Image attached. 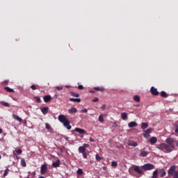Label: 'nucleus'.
<instances>
[{
  "instance_id": "30",
  "label": "nucleus",
  "mask_w": 178,
  "mask_h": 178,
  "mask_svg": "<svg viewBox=\"0 0 178 178\" xmlns=\"http://www.w3.org/2000/svg\"><path fill=\"white\" fill-rule=\"evenodd\" d=\"M99 122H100V123H104V115H100L99 116Z\"/></svg>"
},
{
  "instance_id": "1",
  "label": "nucleus",
  "mask_w": 178,
  "mask_h": 178,
  "mask_svg": "<svg viewBox=\"0 0 178 178\" xmlns=\"http://www.w3.org/2000/svg\"><path fill=\"white\" fill-rule=\"evenodd\" d=\"M166 143H160L157 145L158 149H161L165 153L172 152L174 151L175 146V139L172 138H168L165 140Z\"/></svg>"
},
{
  "instance_id": "25",
  "label": "nucleus",
  "mask_w": 178,
  "mask_h": 178,
  "mask_svg": "<svg viewBox=\"0 0 178 178\" xmlns=\"http://www.w3.org/2000/svg\"><path fill=\"white\" fill-rule=\"evenodd\" d=\"M4 90H6L7 92H15V90L9 87H5Z\"/></svg>"
},
{
  "instance_id": "20",
  "label": "nucleus",
  "mask_w": 178,
  "mask_h": 178,
  "mask_svg": "<svg viewBox=\"0 0 178 178\" xmlns=\"http://www.w3.org/2000/svg\"><path fill=\"white\" fill-rule=\"evenodd\" d=\"M93 89L95 90L96 91H101L102 92H104V91H105L104 87H95Z\"/></svg>"
},
{
  "instance_id": "16",
  "label": "nucleus",
  "mask_w": 178,
  "mask_h": 178,
  "mask_svg": "<svg viewBox=\"0 0 178 178\" xmlns=\"http://www.w3.org/2000/svg\"><path fill=\"white\" fill-rule=\"evenodd\" d=\"M160 172V177H165L166 176V171L165 169H161L159 170Z\"/></svg>"
},
{
  "instance_id": "27",
  "label": "nucleus",
  "mask_w": 178,
  "mask_h": 178,
  "mask_svg": "<svg viewBox=\"0 0 178 178\" xmlns=\"http://www.w3.org/2000/svg\"><path fill=\"white\" fill-rule=\"evenodd\" d=\"M121 118H122V119H123V120H127V113H121Z\"/></svg>"
},
{
  "instance_id": "24",
  "label": "nucleus",
  "mask_w": 178,
  "mask_h": 178,
  "mask_svg": "<svg viewBox=\"0 0 178 178\" xmlns=\"http://www.w3.org/2000/svg\"><path fill=\"white\" fill-rule=\"evenodd\" d=\"M70 101H71V102H81V99L76 98H70Z\"/></svg>"
},
{
  "instance_id": "50",
  "label": "nucleus",
  "mask_w": 178,
  "mask_h": 178,
  "mask_svg": "<svg viewBox=\"0 0 178 178\" xmlns=\"http://www.w3.org/2000/svg\"><path fill=\"white\" fill-rule=\"evenodd\" d=\"M3 130L2 129H0V134H2Z\"/></svg>"
},
{
  "instance_id": "4",
  "label": "nucleus",
  "mask_w": 178,
  "mask_h": 178,
  "mask_svg": "<svg viewBox=\"0 0 178 178\" xmlns=\"http://www.w3.org/2000/svg\"><path fill=\"white\" fill-rule=\"evenodd\" d=\"M168 175L173 176V178H178V171L176 170V165H171L168 170Z\"/></svg>"
},
{
  "instance_id": "29",
  "label": "nucleus",
  "mask_w": 178,
  "mask_h": 178,
  "mask_svg": "<svg viewBox=\"0 0 178 178\" xmlns=\"http://www.w3.org/2000/svg\"><path fill=\"white\" fill-rule=\"evenodd\" d=\"M1 105H3V106H6V108H9V106H10L9 103L5 102H1Z\"/></svg>"
},
{
  "instance_id": "47",
  "label": "nucleus",
  "mask_w": 178,
  "mask_h": 178,
  "mask_svg": "<svg viewBox=\"0 0 178 178\" xmlns=\"http://www.w3.org/2000/svg\"><path fill=\"white\" fill-rule=\"evenodd\" d=\"M89 141H90V143H94V141H95V140L94 138H89Z\"/></svg>"
},
{
  "instance_id": "36",
  "label": "nucleus",
  "mask_w": 178,
  "mask_h": 178,
  "mask_svg": "<svg viewBox=\"0 0 178 178\" xmlns=\"http://www.w3.org/2000/svg\"><path fill=\"white\" fill-rule=\"evenodd\" d=\"M111 166H113V168H116L118 166V162L112 161L111 162Z\"/></svg>"
},
{
  "instance_id": "37",
  "label": "nucleus",
  "mask_w": 178,
  "mask_h": 178,
  "mask_svg": "<svg viewBox=\"0 0 178 178\" xmlns=\"http://www.w3.org/2000/svg\"><path fill=\"white\" fill-rule=\"evenodd\" d=\"M143 136L145 137V138H149V134H147V132H144Z\"/></svg>"
},
{
  "instance_id": "34",
  "label": "nucleus",
  "mask_w": 178,
  "mask_h": 178,
  "mask_svg": "<svg viewBox=\"0 0 178 178\" xmlns=\"http://www.w3.org/2000/svg\"><path fill=\"white\" fill-rule=\"evenodd\" d=\"M35 99L36 102H38V104H41L42 101L39 97H35Z\"/></svg>"
},
{
  "instance_id": "19",
  "label": "nucleus",
  "mask_w": 178,
  "mask_h": 178,
  "mask_svg": "<svg viewBox=\"0 0 178 178\" xmlns=\"http://www.w3.org/2000/svg\"><path fill=\"white\" fill-rule=\"evenodd\" d=\"M13 118L18 122H22V120H23L22 118H20V117H19V115H17L16 114H13Z\"/></svg>"
},
{
  "instance_id": "5",
  "label": "nucleus",
  "mask_w": 178,
  "mask_h": 178,
  "mask_svg": "<svg viewBox=\"0 0 178 178\" xmlns=\"http://www.w3.org/2000/svg\"><path fill=\"white\" fill-rule=\"evenodd\" d=\"M47 170H48V167H47V164H42L40 167V174L45 175Z\"/></svg>"
},
{
  "instance_id": "41",
  "label": "nucleus",
  "mask_w": 178,
  "mask_h": 178,
  "mask_svg": "<svg viewBox=\"0 0 178 178\" xmlns=\"http://www.w3.org/2000/svg\"><path fill=\"white\" fill-rule=\"evenodd\" d=\"M99 101V99L98 97H95L92 100V102H98Z\"/></svg>"
},
{
  "instance_id": "17",
  "label": "nucleus",
  "mask_w": 178,
  "mask_h": 178,
  "mask_svg": "<svg viewBox=\"0 0 178 178\" xmlns=\"http://www.w3.org/2000/svg\"><path fill=\"white\" fill-rule=\"evenodd\" d=\"M69 113H77V108L72 107L68 110Z\"/></svg>"
},
{
  "instance_id": "32",
  "label": "nucleus",
  "mask_w": 178,
  "mask_h": 178,
  "mask_svg": "<svg viewBox=\"0 0 178 178\" xmlns=\"http://www.w3.org/2000/svg\"><path fill=\"white\" fill-rule=\"evenodd\" d=\"M71 95H72V97H80V95H79L78 93H76L74 92H71Z\"/></svg>"
},
{
  "instance_id": "40",
  "label": "nucleus",
  "mask_w": 178,
  "mask_h": 178,
  "mask_svg": "<svg viewBox=\"0 0 178 178\" xmlns=\"http://www.w3.org/2000/svg\"><path fill=\"white\" fill-rule=\"evenodd\" d=\"M83 154V157L84 158V159H87V156H88V154H87V152H83L82 153Z\"/></svg>"
},
{
  "instance_id": "38",
  "label": "nucleus",
  "mask_w": 178,
  "mask_h": 178,
  "mask_svg": "<svg viewBox=\"0 0 178 178\" xmlns=\"http://www.w3.org/2000/svg\"><path fill=\"white\" fill-rule=\"evenodd\" d=\"M56 90H58V91H61V90H63V87L62 86H56Z\"/></svg>"
},
{
  "instance_id": "3",
  "label": "nucleus",
  "mask_w": 178,
  "mask_h": 178,
  "mask_svg": "<svg viewBox=\"0 0 178 178\" xmlns=\"http://www.w3.org/2000/svg\"><path fill=\"white\" fill-rule=\"evenodd\" d=\"M58 120L60 123H63L64 127H65L67 130L72 129V125H70V121L68 120V119L66 118V115H60L58 117Z\"/></svg>"
},
{
  "instance_id": "31",
  "label": "nucleus",
  "mask_w": 178,
  "mask_h": 178,
  "mask_svg": "<svg viewBox=\"0 0 178 178\" xmlns=\"http://www.w3.org/2000/svg\"><path fill=\"white\" fill-rule=\"evenodd\" d=\"M9 174V168H7L4 170L3 177H6V175Z\"/></svg>"
},
{
  "instance_id": "51",
  "label": "nucleus",
  "mask_w": 178,
  "mask_h": 178,
  "mask_svg": "<svg viewBox=\"0 0 178 178\" xmlns=\"http://www.w3.org/2000/svg\"><path fill=\"white\" fill-rule=\"evenodd\" d=\"M135 106H140V104H136L135 105Z\"/></svg>"
},
{
  "instance_id": "23",
  "label": "nucleus",
  "mask_w": 178,
  "mask_h": 178,
  "mask_svg": "<svg viewBox=\"0 0 178 178\" xmlns=\"http://www.w3.org/2000/svg\"><path fill=\"white\" fill-rule=\"evenodd\" d=\"M147 127H148V123L143 122L141 124V129H143V130H145V129H147Z\"/></svg>"
},
{
  "instance_id": "11",
  "label": "nucleus",
  "mask_w": 178,
  "mask_h": 178,
  "mask_svg": "<svg viewBox=\"0 0 178 178\" xmlns=\"http://www.w3.org/2000/svg\"><path fill=\"white\" fill-rule=\"evenodd\" d=\"M59 166H60V161L59 160H57L56 161L52 163L53 168H59Z\"/></svg>"
},
{
  "instance_id": "18",
  "label": "nucleus",
  "mask_w": 178,
  "mask_h": 178,
  "mask_svg": "<svg viewBox=\"0 0 178 178\" xmlns=\"http://www.w3.org/2000/svg\"><path fill=\"white\" fill-rule=\"evenodd\" d=\"M134 101H135V102H140L141 101V98L136 95L135 96H134Z\"/></svg>"
},
{
  "instance_id": "45",
  "label": "nucleus",
  "mask_w": 178,
  "mask_h": 178,
  "mask_svg": "<svg viewBox=\"0 0 178 178\" xmlns=\"http://www.w3.org/2000/svg\"><path fill=\"white\" fill-rule=\"evenodd\" d=\"M101 109H102V111H105V109H106V106L105 104L102 105L101 106Z\"/></svg>"
},
{
  "instance_id": "14",
  "label": "nucleus",
  "mask_w": 178,
  "mask_h": 178,
  "mask_svg": "<svg viewBox=\"0 0 178 178\" xmlns=\"http://www.w3.org/2000/svg\"><path fill=\"white\" fill-rule=\"evenodd\" d=\"M140 156H143V158L148 155V152H146L145 150H140Z\"/></svg>"
},
{
  "instance_id": "52",
  "label": "nucleus",
  "mask_w": 178,
  "mask_h": 178,
  "mask_svg": "<svg viewBox=\"0 0 178 178\" xmlns=\"http://www.w3.org/2000/svg\"><path fill=\"white\" fill-rule=\"evenodd\" d=\"M1 158H2V156H1V154H0V159H1Z\"/></svg>"
},
{
  "instance_id": "46",
  "label": "nucleus",
  "mask_w": 178,
  "mask_h": 178,
  "mask_svg": "<svg viewBox=\"0 0 178 178\" xmlns=\"http://www.w3.org/2000/svg\"><path fill=\"white\" fill-rule=\"evenodd\" d=\"M78 88H79V90H83V89H84V87L83 86V85H79V86H78Z\"/></svg>"
},
{
  "instance_id": "15",
  "label": "nucleus",
  "mask_w": 178,
  "mask_h": 178,
  "mask_svg": "<svg viewBox=\"0 0 178 178\" xmlns=\"http://www.w3.org/2000/svg\"><path fill=\"white\" fill-rule=\"evenodd\" d=\"M79 154H83L86 152V147L84 146H80L78 149Z\"/></svg>"
},
{
  "instance_id": "7",
  "label": "nucleus",
  "mask_w": 178,
  "mask_h": 178,
  "mask_svg": "<svg viewBox=\"0 0 178 178\" xmlns=\"http://www.w3.org/2000/svg\"><path fill=\"white\" fill-rule=\"evenodd\" d=\"M158 142V139L156 138V137H152L149 140V143L152 145H154V144H156V143Z\"/></svg>"
},
{
  "instance_id": "35",
  "label": "nucleus",
  "mask_w": 178,
  "mask_h": 178,
  "mask_svg": "<svg viewBox=\"0 0 178 178\" xmlns=\"http://www.w3.org/2000/svg\"><path fill=\"white\" fill-rule=\"evenodd\" d=\"M154 129L152 128L148 129L147 130L145 131V132L147 133V134H150V133H152Z\"/></svg>"
},
{
  "instance_id": "43",
  "label": "nucleus",
  "mask_w": 178,
  "mask_h": 178,
  "mask_svg": "<svg viewBox=\"0 0 178 178\" xmlns=\"http://www.w3.org/2000/svg\"><path fill=\"white\" fill-rule=\"evenodd\" d=\"M84 148H90V145L88 143L83 144Z\"/></svg>"
},
{
  "instance_id": "28",
  "label": "nucleus",
  "mask_w": 178,
  "mask_h": 178,
  "mask_svg": "<svg viewBox=\"0 0 178 178\" xmlns=\"http://www.w3.org/2000/svg\"><path fill=\"white\" fill-rule=\"evenodd\" d=\"M77 175H79L80 176H81V175H83L84 173V172H83V170L81 168H79L76 171Z\"/></svg>"
},
{
  "instance_id": "21",
  "label": "nucleus",
  "mask_w": 178,
  "mask_h": 178,
  "mask_svg": "<svg viewBox=\"0 0 178 178\" xmlns=\"http://www.w3.org/2000/svg\"><path fill=\"white\" fill-rule=\"evenodd\" d=\"M128 145H129L130 147H137L138 144L136 142L131 141L128 143Z\"/></svg>"
},
{
  "instance_id": "10",
  "label": "nucleus",
  "mask_w": 178,
  "mask_h": 178,
  "mask_svg": "<svg viewBox=\"0 0 178 178\" xmlns=\"http://www.w3.org/2000/svg\"><path fill=\"white\" fill-rule=\"evenodd\" d=\"M74 130L76 131V133H79V134H84L86 133V130L81 128H75Z\"/></svg>"
},
{
  "instance_id": "22",
  "label": "nucleus",
  "mask_w": 178,
  "mask_h": 178,
  "mask_svg": "<svg viewBox=\"0 0 178 178\" xmlns=\"http://www.w3.org/2000/svg\"><path fill=\"white\" fill-rule=\"evenodd\" d=\"M21 166H22V168H26V166H27V164L26 163V160L24 159H21Z\"/></svg>"
},
{
  "instance_id": "13",
  "label": "nucleus",
  "mask_w": 178,
  "mask_h": 178,
  "mask_svg": "<svg viewBox=\"0 0 178 178\" xmlns=\"http://www.w3.org/2000/svg\"><path fill=\"white\" fill-rule=\"evenodd\" d=\"M49 110V108L43 107L41 108V112L43 113V115H47V113H48Z\"/></svg>"
},
{
  "instance_id": "42",
  "label": "nucleus",
  "mask_w": 178,
  "mask_h": 178,
  "mask_svg": "<svg viewBox=\"0 0 178 178\" xmlns=\"http://www.w3.org/2000/svg\"><path fill=\"white\" fill-rule=\"evenodd\" d=\"M31 90H37V86H35V85H32V86H31Z\"/></svg>"
},
{
  "instance_id": "49",
  "label": "nucleus",
  "mask_w": 178,
  "mask_h": 178,
  "mask_svg": "<svg viewBox=\"0 0 178 178\" xmlns=\"http://www.w3.org/2000/svg\"><path fill=\"white\" fill-rule=\"evenodd\" d=\"M89 92H91V94H94V92H95V90H90Z\"/></svg>"
},
{
  "instance_id": "2",
  "label": "nucleus",
  "mask_w": 178,
  "mask_h": 178,
  "mask_svg": "<svg viewBox=\"0 0 178 178\" xmlns=\"http://www.w3.org/2000/svg\"><path fill=\"white\" fill-rule=\"evenodd\" d=\"M140 168H140V166L138 165H135L134 170V172H136L138 175L142 176L143 175H145L144 171L147 172V170H152L153 169H155V165L151 163H146L142 165Z\"/></svg>"
},
{
  "instance_id": "12",
  "label": "nucleus",
  "mask_w": 178,
  "mask_h": 178,
  "mask_svg": "<svg viewBox=\"0 0 178 178\" xmlns=\"http://www.w3.org/2000/svg\"><path fill=\"white\" fill-rule=\"evenodd\" d=\"M128 126H129V127H130V128L137 127L138 124H137V122H130L128 124Z\"/></svg>"
},
{
  "instance_id": "8",
  "label": "nucleus",
  "mask_w": 178,
  "mask_h": 178,
  "mask_svg": "<svg viewBox=\"0 0 178 178\" xmlns=\"http://www.w3.org/2000/svg\"><path fill=\"white\" fill-rule=\"evenodd\" d=\"M43 100L44 102H49L52 101V97H51V95H47L44 96Z\"/></svg>"
},
{
  "instance_id": "48",
  "label": "nucleus",
  "mask_w": 178,
  "mask_h": 178,
  "mask_svg": "<svg viewBox=\"0 0 178 178\" xmlns=\"http://www.w3.org/2000/svg\"><path fill=\"white\" fill-rule=\"evenodd\" d=\"M175 133H176V134H178V127L176 128Z\"/></svg>"
},
{
  "instance_id": "33",
  "label": "nucleus",
  "mask_w": 178,
  "mask_h": 178,
  "mask_svg": "<svg viewBox=\"0 0 178 178\" xmlns=\"http://www.w3.org/2000/svg\"><path fill=\"white\" fill-rule=\"evenodd\" d=\"M95 159H96V161H98L102 160V158L101 156H99V155L98 154H97L95 155Z\"/></svg>"
},
{
  "instance_id": "26",
  "label": "nucleus",
  "mask_w": 178,
  "mask_h": 178,
  "mask_svg": "<svg viewBox=\"0 0 178 178\" xmlns=\"http://www.w3.org/2000/svg\"><path fill=\"white\" fill-rule=\"evenodd\" d=\"M161 97H162L163 98H168V93H166V92L165 91H161Z\"/></svg>"
},
{
  "instance_id": "44",
  "label": "nucleus",
  "mask_w": 178,
  "mask_h": 178,
  "mask_svg": "<svg viewBox=\"0 0 178 178\" xmlns=\"http://www.w3.org/2000/svg\"><path fill=\"white\" fill-rule=\"evenodd\" d=\"M81 112H82L83 113H87V112H88V110L87 108H84V109L81 110Z\"/></svg>"
},
{
  "instance_id": "39",
  "label": "nucleus",
  "mask_w": 178,
  "mask_h": 178,
  "mask_svg": "<svg viewBox=\"0 0 178 178\" xmlns=\"http://www.w3.org/2000/svg\"><path fill=\"white\" fill-rule=\"evenodd\" d=\"M45 126H46V129H47V130H50V129H51V125H50L49 124L46 123V124H45Z\"/></svg>"
},
{
  "instance_id": "6",
  "label": "nucleus",
  "mask_w": 178,
  "mask_h": 178,
  "mask_svg": "<svg viewBox=\"0 0 178 178\" xmlns=\"http://www.w3.org/2000/svg\"><path fill=\"white\" fill-rule=\"evenodd\" d=\"M150 92L152 93V95H159V92H158V89H156V88L152 86L150 88Z\"/></svg>"
},
{
  "instance_id": "9",
  "label": "nucleus",
  "mask_w": 178,
  "mask_h": 178,
  "mask_svg": "<svg viewBox=\"0 0 178 178\" xmlns=\"http://www.w3.org/2000/svg\"><path fill=\"white\" fill-rule=\"evenodd\" d=\"M22 152H23V151L21 149H18L15 150V152H13V155L15 158H17V155L22 154Z\"/></svg>"
}]
</instances>
